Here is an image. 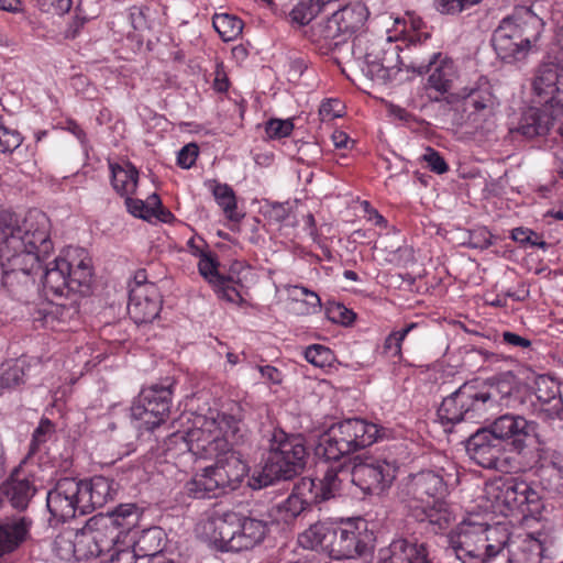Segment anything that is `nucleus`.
I'll use <instances>...</instances> for the list:
<instances>
[{
    "label": "nucleus",
    "mask_w": 563,
    "mask_h": 563,
    "mask_svg": "<svg viewBox=\"0 0 563 563\" xmlns=\"http://www.w3.org/2000/svg\"><path fill=\"white\" fill-rule=\"evenodd\" d=\"M110 170L111 183L118 194L121 196L134 194L139 180V172L134 165L129 162L123 165L110 164Z\"/></svg>",
    "instance_id": "nucleus-40"
},
{
    "label": "nucleus",
    "mask_w": 563,
    "mask_h": 563,
    "mask_svg": "<svg viewBox=\"0 0 563 563\" xmlns=\"http://www.w3.org/2000/svg\"><path fill=\"white\" fill-rule=\"evenodd\" d=\"M219 262L216 257L211 256V254L206 253L199 260L198 269L200 275L211 285L213 286L217 283L221 284V278L225 275L220 274L219 272Z\"/></svg>",
    "instance_id": "nucleus-52"
},
{
    "label": "nucleus",
    "mask_w": 563,
    "mask_h": 563,
    "mask_svg": "<svg viewBox=\"0 0 563 563\" xmlns=\"http://www.w3.org/2000/svg\"><path fill=\"white\" fill-rule=\"evenodd\" d=\"M378 563H430L423 543H411L406 539L394 540L379 551Z\"/></svg>",
    "instance_id": "nucleus-31"
},
{
    "label": "nucleus",
    "mask_w": 563,
    "mask_h": 563,
    "mask_svg": "<svg viewBox=\"0 0 563 563\" xmlns=\"http://www.w3.org/2000/svg\"><path fill=\"white\" fill-rule=\"evenodd\" d=\"M199 148L196 144L189 143L185 145L177 155V164L183 168H190L198 156Z\"/></svg>",
    "instance_id": "nucleus-64"
},
{
    "label": "nucleus",
    "mask_w": 563,
    "mask_h": 563,
    "mask_svg": "<svg viewBox=\"0 0 563 563\" xmlns=\"http://www.w3.org/2000/svg\"><path fill=\"white\" fill-rule=\"evenodd\" d=\"M367 9L357 2L335 11L319 27L317 43L323 54L340 51L367 20Z\"/></svg>",
    "instance_id": "nucleus-9"
},
{
    "label": "nucleus",
    "mask_w": 563,
    "mask_h": 563,
    "mask_svg": "<svg viewBox=\"0 0 563 563\" xmlns=\"http://www.w3.org/2000/svg\"><path fill=\"white\" fill-rule=\"evenodd\" d=\"M213 465L207 466L187 483V492L195 498H216L236 489L247 473L246 464L231 451L214 459Z\"/></svg>",
    "instance_id": "nucleus-7"
},
{
    "label": "nucleus",
    "mask_w": 563,
    "mask_h": 563,
    "mask_svg": "<svg viewBox=\"0 0 563 563\" xmlns=\"http://www.w3.org/2000/svg\"><path fill=\"white\" fill-rule=\"evenodd\" d=\"M517 390V378L511 372L498 374L476 386V396L485 420H488V416L494 415L497 409L509 408Z\"/></svg>",
    "instance_id": "nucleus-18"
},
{
    "label": "nucleus",
    "mask_w": 563,
    "mask_h": 563,
    "mask_svg": "<svg viewBox=\"0 0 563 563\" xmlns=\"http://www.w3.org/2000/svg\"><path fill=\"white\" fill-rule=\"evenodd\" d=\"M172 440H181L184 446L200 459H216L232 450L229 440L221 434L216 419H203L201 426L187 432H175Z\"/></svg>",
    "instance_id": "nucleus-14"
},
{
    "label": "nucleus",
    "mask_w": 563,
    "mask_h": 563,
    "mask_svg": "<svg viewBox=\"0 0 563 563\" xmlns=\"http://www.w3.org/2000/svg\"><path fill=\"white\" fill-rule=\"evenodd\" d=\"M371 541L372 533L364 520L334 526L329 555L335 560L354 559L367 550Z\"/></svg>",
    "instance_id": "nucleus-16"
},
{
    "label": "nucleus",
    "mask_w": 563,
    "mask_h": 563,
    "mask_svg": "<svg viewBox=\"0 0 563 563\" xmlns=\"http://www.w3.org/2000/svg\"><path fill=\"white\" fill-rule=\"evenodd\" d=\"M76 533L74 529H67L59 533L54 540V550L62 560H77Z\"/></svg>",
    "instance_id": "nucleus-49"
},
{
    "label": "nucleus",
    "mask_w": 563,
    "mask_h": 563,
    "mask_svg": "<svg viewBox=\"0 0 563 563\" xmlns=\"http://www.w3.org/2000/svg\"><path fill=\"white\" fill-rule=\"evenodd\" d=\"M561 115H563V112H559L558 109L550 108L547 104L543 109L529 108L522 113L518 125L510 129V132L518 133L526 139L543 136L548 134L554 121Z\"/></svg>",
    "instance_id": "nucleus-25"
},
{
    "label": "nucleus",
    "mask_w": 563,
    "mask_h": 563,
    "mask_svg": "<svg viewBox=\"0 0 563 563\" xmlns=\"http://www.w3.org/2000/svg\"><path fill=\"white\" fill-rule=\"evenodd\" d=\"M308 459L306 439L301 434L275 429L269 439L267 457L260 472L250 478L253 489H261L277 481H288L300 474Z\"/></svg>",
    "instance_id": "nucleus-1"
},
{
    "label": "nucleus",
    "mask_w": 563,
    "mask_h": 563,
    "mask_svg": "<svg viewBox=\"0 0 563 563\" xmlns=\"http://www.w3.org/2000/svg\"><path fill=\"white\" fill-rule=\"evenodd\" d=\"M99 521L98 517H92L87 520L85 527L75 530L77 560L100 556L110 544H114L103 539Z\"/></svg>",
    "instance_id": "nucleus-28"
},
{
    "label": "nucleus",
    "mask_w": 563,
    "mask_h": 563,
    "mask_svg": "<svg viewBox=\"0 0 563 563\" xmlns=\"http://www.w3.org/2000/svg\"><path fill=\"white\" fill-rule=\"evenodd\" d=\"M492 43L497 55L506 63L527 57V47L511 16L503 19L494 31Z\"/></svg>",
    "instance_id": "nucleus-23"
},
{
    "label": "nucleus",
    "mask_w": 563,
    "mask_h": 563,
    "mask_svg": "<svg viewBox=\"0 0 563 563\" xmlns=\"http://www.w3.org/2000/svg\"><path fill=\"white\" fill-rule=\"evenodd\" d=\"M245 413L242 404L232 401L227 411L218 415V419H216L221 434L229 440L231 445L243 441L246 435Z\"/></svg>",
    "instance_id": "nucleus-34"
},
{
    "label": "nucleus",
    "mask_w": 563,
    "mask_h": 563,
    "mask_svg": "<svg viewBox=\"0 0 563 563\" xmlns=\"http://www.w3.org/2000/svg\"><path fill=\"white\" fill-rule=\"evenodd\" d=\"M298 497L308 508L323 503L319 494V483L310 477H302L296 484L291 493Z\"/></svg>",
    "instance_id": "nucleus-47"
},
{
    "label": "nucleus",
    "mask_w": 563,
    "mask_h": 563,
    "mask_svg": "<svg viewBox=\"0 0 563 563\" xmlns=\"http://www.w3.org/2000/svg\"><path fill=\"white\" fill-rule=\"evenodd\" d=\"M452 109V123L472 134H489L495 129L498 101L487 80L464 87L446 97Z\"/></svg>",
    "instance_id": "nucleus-2"
},
{
    "label": "nucleus",
    "mask_w": 563,
    "mask_h": 563,
    "mask_svg": "<svg viewBox=\"0 0 563 563\" xmlns=\"http://www.w3.org/2000/svg\"><path fill=\"white\" fill-rule=\"evenodd\" d=\"M527 47V55L539 41L543 21L530 9L522 8L510 15Z\"/></svg>",
    "instance_id": "nucleus-37"
},
{
    "label": "nucleus",
    "mask_w": 563,
    "mask_h": 563,
    "mask_svg": "<svg viewBox=\"0 0 563 563\" xmlns=\"http://www.w3.org/2000/svg\"><path fill=\"white\" fill-rule=\"evenodd\" d=\"M303 355L307 362L319 368L330 366L334 360L333 352L321 344H312L306 347Z\"/></svg>",
    "instance_id": "nucleus-50"
},
{
    "label": "nucleus",
    "mask_w": 563,
    "mask_h": 563,
    "mask_svg": "<svg viewBox=\"0 0 563 563\" xmlns=\"http://www.w3.org/2000/svg\"><path fill=\"white\" fill-rule=\"evenodd\" d=\"M173 382L143 388L131 407V416L140 421L139 429L153 431L168 418L172 405Z\"/></svg>",
    "instance_id": "nucleus-12"
},
{
    "label": "nucleus",
    "mask_w": 563,
    "mask_h": 563,
    "mask_svg": "<svg viewBox=\"0 0 563 563\" xmlns=\"http://www.w3.org/2000/svg\"><path fill=\"white\" fill-rule=\"evenodd\" d=\"M533 89L539 95H550L545 104L563 112V70L555 64H543L539 67Z\"/></svg>",
    "instance_id": "nucleus-26"
},
{
    "label": "nucleus",
    "mask_w": 563,
    "mask_h": 563,
    "mask_svg": "<svg viewBox=\"0 0 563 563\" xmlns=\"http://www.w3.org/2000/svg\"><path fill=\"white\" fill-rule=\"evenodd\" d=\"M482 0H433L437 10L443 14H456Z\"/></svg>",
    "instance_id": "nucleus-56"
},
{
    "label": "nucleus",
    "mask_w": 563,
    "mask_h": 563,
    "mask_svg": "<svg viewBox=\"0 0 563 563\" xmlns=\"http://www.w3.org/2000/svg\"><path fill=\"white\" fill-rule=\"evenodd\" d=\"M417 327V323H410L401 330L391 332L385 340L384 351L391 356H400L401 343L407 334Z\"/></svg>",
    "instance_id": "nucleus-55"
},
{
    "label": "nucleus",
    "mask_w": 563,
    "mask_h": 563,
    "mask_svg": "<svg viewBox=\"0 0 563 563\" xmlns=\"http://www.w3.org/2000/svg\"><path fill=\"white\" fill-rule=\"evenodd\" d=\"M505 548L509 563H541L544 553L542 541L532 534L508 537Z\"/></svg>",
    "instance_id": "nucleus-30"
},
{
    "label": "nucleus",
    "mask_w": 563,
    "mask_h": 563,
    "mask_svg": "<svg viewBox=\"0 0 563 563\" xmlns=\"http://www.w3.org/2000/svg\"><path fill=\"white\" fill-rule=\"evenodd\" d=\"M71 0H37L38 9L52 15H63L71 8Z\"/></svg>",
    "instance_id": "nucleus-59"
},
{
    "label": "nucleus",
    "mask_w": 563,
    "mask_h": 563,
    "mask_svg": "<svg viewBox=\"0 0 563 563\" xmlns=\"http://www.w3.org/2000/svg\"><path fill=\"white\" fill-rule=\"evenodd\" d=\"M54 431L55 427L53 422L47 418H42L40 420L38 426L34 429L32 433V439L30 442L26 459H30L34 454H36L40 451L41 446L51 439Z\"/></svg>",
    "instance_id": "nucleus-48"
},
{
    "label": "nucleus",
    "mask_w": 563,
    "mask_h": 563,
    "mask_svg": "<svg viewBox=\"0 0 563 563\" xmlns=\"http://www.w3.org/2000/svg\"><path fill=\"white\" fill-rule=\"evenodd\" d=\"M209 187L225 217L231 221L239 222L243 216L236 211V198L233 189L229 185L219 184L216 180L210 181Z\"/></svg>",
    "instance_id": "nucleus-45"
},
{
    "label": "nucleus",
    "mask_w": 563,
    "mask_h": 563,
    "mask_svg": "<svg viewBox=\"0 0 563 563\" xmlns=\"http://www.w3.org/2000/svg\"><path fill=\"white\" fill-rule=\"evenodd\" d=\"M422 157L430 170L437 174H444L448 172L449 166L446 162L435 150L428 147Z\"/></svg>",
    "instance_id": "nucleus-63"
},
{
    "label": "nucleus",
    "mask_w": 563,
    "mask_h": 563,
    "mask_svg": "<svg viewBox=\"0 0 563 563\" xmlns=\"http://www.w3.org/2000/svg\"><path fill=\"white\" fill-rule=\"evenodd\" d=\"M220 282L221 284L217 283L212 286L219 298L229 302H235L241 298L239 291L234 287V278L232 276H224Z\"/></svg>",
    "instance_id": "nucleus-58"
},
{
    "label": "nucleus",
    "mask_w": 563,
    "mask_h": 563,
    "mask_svg": "<svg viewBox=\"0 0 563 563\" xmlns=\"http://www.w3.org/2000/svg\"><path fill=\"white\" fill-rule=\"evenodd\" d=\"M437 415L442 426H453L462 421L481 422L485 420L476 396V385L465 383L443 398Z\"/></svg>",
    "instance_id": "nucleus-15"
},
{
    "label": "nucleus",
    "mask_w": 563,
    "mask_h": 563,
    "mask_svg": "<svg viewBox=\"0 0 563 563\" xmlns=\"http://www.w3.org/2000/svg\"><path fill=\"white\" fill-rule=\"evenodd\" d=\"M162 309V298L156 285L130 287L128 312L136 324L152 322Z\"/></svg>",
    "instance_id": "nucleus-22"
},
{
    "label": "nucleus",
    "mask_w": 563,
    "mask_h": 563,
    "mask_svg": "<svg viewBox=\"0 0 563 563\" xmlns=\"http://www.w3.org/2000/svg\"><path fill=\"white\" fill-rule=\"evenodd\" d=\"M132 550H135L141 562L147 559L161 556L163 550L162 531L158 528H151L143 531L142 536L134 543Z\"/></svg>",
    "instance_id": "nucleus-44"
},
{
    "label": "nucleus",
    "mask_w": 563,
    "mask_h": 563,
    "mask_svg": "<svg viewBox=\"0 0 563 563\" xmlns=\"http://www.w3.org/2000/svg\"><path fill=\"white\" fill-rule=\"evenodd\" d=\"M386 43L383 42H371L365 45L363 38H355L353 42L352 53L356 59H363L365 67L363 71L369 77V70H374V66H378L383 53L385 51Z\"/></svg>",
    "instance_id": "nucleus-43"
},
{
    "label": "nucleus",
    "mask_w": 563,
    "mask_h": 563,
    "mask_svg": "<svg viewBox=\"0 0 563 563\" xmlns=\"http://www.w3.org/2000/svg\"><path fill=\"white\" fill-rule=\"evenodd\" d=\"M534 384L540 417L544 420H563V400L559 384L548 376H539Z\"/></svg>",
    "instance_id": "nucleus-27"
},
{
    "label": "nucleus",
    "mask_w": 563,
    "mask_h": 563,
    "mask_svg": "<svg viewBox=\"0 0 563 563\" xmlns=\"http://www.w3.org/2000/svg\"><path fill=\"white\" fill-rule=\"evenodd\" d=\"M141 515L142 511L135 504H121L107 517H98V520L101 528L118 530L109 539V542L117 543L121 533H128L139 525Z\"/></svg>",
    "instance_id": "nucleus-32"
},
{
    "label": "nucleus",
    "mask_w": 563,
    "mask_h": 563,
    "mask_svg": "<svg viewBox=\"0 0 563 563\" xmlns=\"http://www.w3.org/2000/svg\"><path fill=\"white\" fill-rule=\"evenodd\" d=\"M386 432L385 428L360 418L345 419L320 437L316 452L328 461H339L384 439Z\"/></svg>",
    "instance_id": "nucleus-4"
},
{
    "label": "nucleus",
    "mask_w": 563,
    "mask_h": 563,
    "mask_svg": "<svg viewBox=\"0 0 563 563\" xmlns=\"http://www.w3.org/2000/svg\"><path fill=\"white\" fill-rule=\"evenodd\" d=\"M408 67L420 75L429 74L428 86L437 92L448 93L455 80L459 78V71L451 57L441 52L432 53L427 57L415 56Z\"/></svg>",
    "instance_id": "nucleus-17"
},
{
    "label": "nucleus",
    "mask_w": 563,
    "mask_h": 563,
    "mask_svg": "<svg viewBox=\"0 0 563 563\" xmlns=\"http://www.w3.org/2000/svg\"><path fill=\"white\" fill-rule=\"evenodd\" d=\"M290 213V207L288 202H271L267 205L265 210V217L275 223L284 222Z\"/></svg>",
    "instance_id": "nucleus-60"
},
{
    "label": "nucleus",
    "mask_w": 563,
    "mask_h": 563,
    "mask_svg": "<svg viewBox=\"0 0 563 563\" xmlns=\"http://www.w3.org/2000/svg\"><path fill=\"white\" fill-rule=\"evenodd\" d=\"M110 559L103 563H142L135 550L131 548L119 549L113 547Z\"/></svg>",
    "instance_id": "nucleus-62"
},
{
    "label": "nucleus",
    "mask_w": 563,
    "mask_h": 563,
    "mask_svg": "<svg viewBox=\"0 0 563 563\" xmlns=\"http://www.w3.org/2000/svg\"><path fill=\"white\" fill-rule=\"evenodd\" d=\"M400 51L399 45L387 41L379 65L374 66V70H369V78L386 84L401 69V66L410 69L409 63H405L404 57L400 56Z\"/></svg>",
    "instance_id": "nucleus-36"
},
{
    "label": "nucleus",
    "mask_w": 563,
    "mask_h": 563,
    "mask_svg": "<svg viewBox=\"0 0 563 563\" xmlns=\"http://www.w3.org/2000/svg\"><path fill=\"white\" fill-rule=\"evenodd\" d=\"M415 518L420 522H428L438 530L446 529L451 522L452 515L445 508L443 500L422 505L418 509H411Z\"/></svg>",
    "instance_id": "nucleus-41"
},
{
    "label": "nucleus",
    "mask_w": 563,
    "mask_h": 563,
    "mask_svg": "<svg viewBox=\"0 0 563 563\" xmlns=\"http://www.w3.org/2000/svg\"><path fill=\"white\" fill-rule=\"evenodd\" d=\"M333 525L317 522L299 534V544L309 550L324 551L329 553Z\"/></svg>",
    "instance_id": "nucleus-38"
},
{
    "label": "nucleus",
    "mask_w": 563,
    "mask_h": 563,
    "mask_svg": "<svg viewBox=\"0 0 563 563\" xmlns=\"http://www.w3.org/2000/svg\"><path fill=\"white\" fill-rule=\"evenodd\" d=\"M212 24L224 42L235 40L243 30V22L235 15L229 13L214 14Z\"/></svg>",
    "instance_id": "nucleus-46"
},
{
    "label": "nucleus",
    "mask_w": 563,
    "mask_h": 563,
    "mask_svg": "<svg viewBox=\"0 0 563 563\" xmlns=\"http://www.w3.org/2000/svg\"><path fill=\"white\" fill-rule=\"evenodd\" d=\"M292 130L294 123L290 119H271L265 125V132L269 139L286 137Z\"/></svg>",
    "instance_id": "nucleus-57"
},
{
    "label": "nucleus",
    "mask_w": 563,
    "mask_h": 563,
    "mask_svg": "<svg viewBox=\"0 0 563 563\" xmlns=\"http://www.w3.org/2000/svg\"><path fill=\"white\" fill-rule=\"evenodd\" d=\"M486 428L500 440L501 444H504V441L510 440L514 451L522 453L528 446L527 441L534 431V423L522 416L506 413L496 418Z\"/></svg>",
    "instance_id": "nucleus-20"
},
{
    "label": "nucleus",
    "mask_w": 563,
    "mask_h": 563,
    "mask_svg": "<svg viewBox=\"0 0 563 563\" xmlns=\"http://www.w3.org/2000/svg\"><path fill=\"white\" fill-rule=\"evenodd\" d=\"M2 269L1 287L14 299L23 301L35 285L38 273L37 257L33 254L11 253L0 264Z\"/></svg>",
    "instance_id": "nucleus-13"
},
{
    "label": "nucleus",
    "mask_w": 563,
    "mask_h": 563,
    "mask_svg": "<svg viewBox=\"0 0 563 563\" xmlns=\"http://www.w3.org/2000/svg\"><path fill=\"white\" fill-rule=\"evenodd\" d=\"M542 508L543 504L540 494L530 485L529 489L523 496L519 512L523 517H536L541 514Z\"/></svg>",
    "instance_id": "nucleus-54"
},
{
    "label": "nucleus",
    "mask_w": 563,
    "mask_h": 563,
    "mask_svg": "<svg viewBox=\"0 0 563 563\" xmlns=\"http://www.w3.org/2000/svg\"><path fill=\"white\" fill-rule=\"evenodd\" d=\"M26 369L29 365L24 358L3 362L0 365V395L24 384Z\"/></svg>",
    "instance_id": "nucleus-42"
},
{
    "label": "nucleus",
    "mask_w": 563,
    "mask_h": 563,
    "mask_svg": "<svg viewBox=\"0 0 563 563\" xmlns=\"http://www.w3.org/2000/svg\"><path fill=\"white\" fill-rule=\"evenodd\" d=\"M397 499L409 509H418L443 500L448 495V483L442 470H422L404 477L397 485Z\"/></svg>",
    "instance_id": "nucleus-10"
},
{
    "label": "nucleus",
    "mask_w": 563,
    "mask_h": 563,
    "mask_svg": "<svg viewBox=\"0 0 563 563\" xmlns=\"http://www.w3.org/2000/svg\"><path fill=\"white\" fill-rule=\"evenodd\" d=\"M465 449L468 457L484 468H497L505 452L504 444L486 427L470 435Z\"/></svg>",
    "instance_id": "nucleus-21"
},
{
    "label": "nucleus",
    "mask_w": 563,
    "mask_h": 563,
    "mask_svg": "<svg viewBox=\"0 0 563 563\" xmlns=\"http://www.w3.org/2000/svg\"><path fill=\"white\" fill-rule=\"evenodd\" d=\"M351 482L366 495H382L387 492L397 477L399 464L396 460L362 457L352 460Z\"/></svg>",
    "instance_id": "nucleus-11"
},
{
    "label": "nucleus",
    "mask_w": 563,
    "mask_h": 563,
    "mask_svg": "<svg viewBox=\"0 0 563 563\" xmlns=\"http://www.w3.org/2000/svg\"><path fill=\"white\" fill-rule=\"evenodd\" d=\"M80 486L76 478L64 477L57 481L47 493L46 505L51 515L60 521L81 515Z\"/></svg>",
    "instance_id": "nucleus-19"
},
{
    "label": "nucleus",
    "mask_w": 563,
    "mask_h": 563,
    "mask_svg": "<svg viewBox=\"0 0 563 563\" xmlns=\"http://www.w3.org/2000/svg\"><path fill=\"white\" fill-rule=\"evenodd\" d=\"M36 493L33 475L21 465L15 467L9 478L0 486L3 499L15 510H25Z\"/></svg>",
    "instance_id": "nucleus-24"
},
{
    "label": "nucleus",
    "mask_w": 563,
    "mask_h": 563,
    "mask_svg": "<svg viewBox=\"0 0 563 563\" xmlns=\"http://www.w3.org/2000/svg\"><path fill=\"white\" fill-rule=\"evenodd\" d=\"M113 481L104 476H95L88 481H78L81 496V515H87L103 507L113 499L115 489Z\"/></svg>",
    "instance_id": "nucleus-29"
},
{
    "label": "nucleus",
    "mask_w": 563,
    "mask_h": 563,
    "mask_svg": "<svg viewBox=\"0 0 563 563\" xmlns=\"http://www.w3.org/2000/svg\"><path fill=\"white\" fill-rule=\"evenodd\" d=\"M507 540L504 526L463 522L450 533L449 545L463 563H485L505 549Z\"/></svg>",
    "instance_id": "nucleus-5"
},
{
    "label": "nucleus",
    "mask_w": 563,
    "mask_h": 563,
    "mask_svg": "<svg viewBox=\"0 0 563 563\" xmlns=\"http://www.w3.org/2000/svg\"><path fill=\"white\" fill-rule=\"evenodd\" d=\"M309 508L298 499V497L290 494L288 498L276 507L279 515V519L285 523H290L299 515L308 510Z\"/></svg>",
    "instance_id": "nucleus-51"
},
{
    "label": "nucleus",
    "mask_w": 563,
    "mask_h": 563,
    "mask_svg": "<svg viewBox=\"0 0 563 563\" xmlns=\"http://www.w3.org/2000/svg\"><path fill=\"white\" fill-rule=\"evenodd\" d=\"M269 517L256 518L251 512L244 516L235 511H224L210 518V540L221 551L240 552L261 543L268 532Z\"/></svg>",
    "instance_id": "nucleus-3"
},
{
    "label": "nucleus",
    "mask_w": 563,
    "mask_h": 563,
    "mask_svg": "<svg viewBox=\"0 0 563 563\" xmlns=\"http://www.w3.org/2000/svg\"><path fill=\"white\" fill-rule=\"evenodd\" d=\"M530 484L518 477H508L495 482L489 486V494H493L496 501L505 505L509 510H518Z\"/></svg>",
    "instance_id": "nucleus-35"
},
{
    "label": "nucleus",
    "mask_w": 563,
    "mask_h": 563,
    "mask_svg": "<svg viewBox=\"0 0 563 563\" xmlns=\"http://www.w3.org/2000/svg\"><path fill=\"white\" fill-rule=\"evenodd\" d=\"M23 142L21 133L3 124L0 120V152L12 153Z\"/></svg>",
    "instance_id": "nucleus-53"
},
{
    "label": "nucleus",
    "mask_w": 563,
    "mask_h": 563,
    "mask_svg": "<svg viewBox=\"0 0 563 563\" xmlns=\"http://www.w3.org/2000/svg\"><path fill=\"white\" fill-rule=\"evenodd\" d=\"M3 229L11 232L5 239L10 253L33 254L41 265L53 251V242L49 238L51 222L44 212L30 211L22 227L4 224Z\"/></svg>",
    "instance_id": "nucleus-8"
},
{
    "label": "nucleus",
    "mask_w": 563,
    "mask_h": 563,
    "mask_svg": "<svg viewBox=\"0 0 563 563\" xmlns=\"http://www.w3.org/2000/svg\"><path fill=\"white\" fill-rule=\"evenodd\" d=\"M493 235L486 228H478L470 233L468 245L473 249L486 250L493 244Z\"/></svg>",
    "instance_id": "nucleus-61"
},
{
    "label": "nucleus",
    "mask_w": 563,
    "mask_h": 563,
    "mask_svg": "<svg viewBox=\"0 0 563 563\" xmlns=\"http://www.w3.org/2000/svg\"><path fill=\"white\" fill-rule=\"evenodd\" d=\"M347 476H350V471L343 464L328 467L322 478L318 481L322 500L327 501L339 496Z\"/></svg>",
    "instance_id": "nucleus-39"
},
{
    "label": "nucleus",
    "mask_w": 563,
    "mask_h": 563,
    "mask_svg": "<svg viewBox=\"0 0 563 563\" xmlns=\"http://www.w3.org/2000/svg\"><path fill=\"white\" fill-rule=\"evenodd\" d=\"M32 520L25 516L0 520V556L15 551L27 538Z\"/></svg>",
    "instance_id": "nucleus-33"
},
{
    "label": "nucleus",
    "mask_w": 563,
    "mask_h": 563,
    "mask_svg": "<svg viewBox=\"0 0 563 563\" xmlns=\"http://www.w3.org/2000/svg\"><path fill=\"white\" fill-rule=\"evenodd\" d=\"M91 278V260L84 250H73L46 266L43 286L47 295L63 297L70 292H85Z\"/></svg>",
    "instance_id": "nucleus-6"
}]
</instances>
